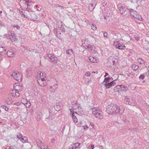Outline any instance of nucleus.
<instances>
[{"label": "nucleus", "instance_id": "nucleus-7", "mask_svg": "<svg viewBox=\"0 0 149 149\" xmlns=\"http://www.w3.org/2000/svg\"><path fill=\"white\" fill-rule=\"evenodd\" d=\"M129 11L128 13H130L131 15L134 17H135L139 20H140L141 19H142L141 16L138 15L137 13L134 10L131 9L129 10H128Z\"/></svg>", "mask_w": 149, "mask_h": 149}, {"label": "nucleus", "instance_id": "nucleus-59", "mask_svg": "<svg viewBox=\"0 0 149 149\" xmlns=\"http://www.w3.org/2000/svg\"><path fill=\"white\" fill-rule=\"evenodd\" d=\"M146 50L148 53H149V48H146L145 49Z\"/></svg>", "mask_w": 149, "mask_h": 149}, {"label": "nucleus", "instance_id": "nucleus-50", "mask_svg": "<svg viewBox=\"0 0 149 149\" xmlns=\"http://www.w3.org/2000/svg\"><path fill=\"white\" fill-rule=\"evenodd\" d=\"M123 120L124 122L125 123L127 124H128L129 122V120L126 119L124 120Z\"/></svg>", "mask_w": 149, "mask_h": 149}, {"label": "nucleus", "instance_id": "nucleus-3", "mask_svg": "<svg viewBox=\"0 0 149 149\" xmlns=\"http://www.w3.org/2000/svg\"><path fill=\"white\" fill-rule=\"evenodd\" d=\"M46 77V74L42 72H40V73L38 74L37 75V78L38 79L37 81L38 83L41 86H44V85L42 84L41 81H43L46 80L47 79Z\"/></svg>", "mask_w": 149, "mask_h": 149}, {"label": "nucleus", "instance_id": "nucleus-64", "mask_svg": "<svg viewBox=\"0 0 149 149\" xmlns=\"http://www.w3.org/2000/svg\"><path fill=\"white\" fill-rule=\"evenodd\" d=\"M88 128V127L87 125H85L84 126V129H87Z\"/></svg>", "mask_w": 149, "mask_h": 149}, {"label": "nucleus", "instance_id": "nucleus-9", "mask_svg": "<svg viewBox=\"0 0 149 149\" xmlns=\"http://www.w3.org/2000/svg\"><path fill=\"white\" fill-rule=\"evenodd\" d=\"M73 109L76 110V111L75 112V113L79 115L83 114V113L82 109L79 106V105H77V107H73Z\"/></svg>", "mask_w": 149, "mask_h": 149}, {"label": "nucleus", "instance_id": "nucleus-4", "mask_svg": "<svg viewBox=\"0 0 149 149\" xmlns=\"http://www.w3.org/2000/svg\"><path fill=\"white\" fill-rule=\"evenodd\" d=\"M26 15H24V17L30 20H35L38 19V17L32 11L28 12V14L26 13Z\"/></svg>", "mask_w": 149, "mask_h": 149}, {"label": "nucleus", "instance_id": "nucleus-31", "mask_svg": "<svg viewBox=\"0 0 149 149\" xmlns=\"http://www.w3.org/2000/svg\"><path fill=\"white\" fill-rule=\"evenodd\" d=\"M25 106L27 108H29L31 106V103L29 102H26L25 103H23Z\"/></svg>", "mask_w": 149, "mask_h": 149}, {"label": "nucleus", "instance_id": "nucleus-36", "mask_svg": "<svg viewBox=\"0 0 149 149\" xmlns=\"http://www.w3.org/2000/svg\"><path fill=\"white\" fill-rule=\"evenodd\" d=\"M130 101L131 102V103H134L135 104L134 105H131L132 106H135L136 105L137 103L133 99H130Z\"/></svg>", "mask_w": 149, "mask_h": 149}, {"label": "nucleus", "instance_id": "nucleus-21", "mask_svg": "<svg viewBox=\"0 0 149 149\" xmlns=\"http://www.w3.org/2000/svg\"><path fill=\"white\" fill-rule=\"evenodd\" d=\"M95 7V4L92 3L89 6V9L90 11H92L93 10Z\"/></svg>", "mask_w": 149, "mask_h": 149}, {"label": "nucleus", "instance_id": "nucleus-32", "mask_svg": "<svg viewBox=\"0 0 149 149\" xmlns=\"http://www.w3.org/2000/svg\"><path fill=\"white\" fill-rule=\"evenodd\" d=\"M61 104L60 103L59 105H56V111H58L61 109Z\"/></svg>", "mask_w": 149, "mask_h": 149}, {"label": "nucleus", "instance_id": "nucleus-42", "mask_svg": "<svg viewBox=\"0 0 149 149\" xmlns=\"http://www.w3.org/2000/svg\"><path fill=\"white\" fill-rule=\"evenodd\" d=\"M91 28L93 30H95L97 29L96 27L93 24H92L91 25Z\"/></svg>", "mask_w": 149, "mask_h": 149}, {"label": "nucleus", "instance_id": "nucleus-24", "mask_svg": "<svg viewBox=\"0 0 149 149\" xmlns=\"http://www.w3.org/2000/svg\"><path fill=\"white\" fill-rule=\"evenodd\" d=\"M6 51V49L5 47L0 46V52L2 54H4L5 53Z\"/></svg>", "mask_w": 149, "mask_h": 149}, {"label": "nucleus", "instance_id": "nucleus-55", "mask_svg": "<svg viewBox=\"0 0 149 149\" xmlns=\"http://www.w3.org/2000/svg\"><path fill=\"white\" fill-rule=\"evenodd\" d=\"M55 139L54 138H53L51 139V142H52V143H55Z\"/></svg>", "mask_w": 149, "mask_h": 149}, {"label": "nucleus", "instance_id": "nucleus-2", "mask_svg": "<svg viewBox=\"0 0 149 149\" xmlns=\"http://www.w3.org/2000/svg\"><path fill=\"white\" fill-rule=\"evenodd\" d=\"M92 114L96 118L102 119L103 118V113L101 110L97 107H94L91 108Z\"/></svg>", "mask_w": 149, "mask_h": 149}, {"label": "nucleus", "instance_id": "nucleus-54", "mask_svg": "<svg viewBox=\"0 0 149 149\" xmlns=\"http://www.w3.org/2000/svg\"><path fill=\"white\" fill-rule=\"evenodd\" d=\"M108 34L107 33L105 32L104 33V37H107V36Z\"/></svg>", "mask_w": 149, "mask_h": 149}, {"label": "nucleus", "instance_id": "nucleus-60", "mask_svg": "<svg viewBox=\"0 0 149 149\" xmlns=\"http://www.w3.org/2000/svg\"><path fill=\"white\" fill-rule=\"evenodd\" d=\"M73 109H70V112L72 114V112L74 113V111H73Z\"/></svg>", "mask_w": 149, "mask_h": 149}, {"label": "nucleus", "instance_id": "nucleus-52", "mask_svg": "<svg viewBox=\"0 0 149 149\" xmlns=\"http://www.w3.org/2000/svg\"><path fill=\"white\" fill-rule=\"evenodd\" d=\"M42 25L43 26H47V27L48 28H49V26H48L45 23H42Z\"/></svg>", "mask_w": 149, "mask_h": 149}, {"label": "nucleus", "instance_id": "nucleus-15", "mask_svg": "<svg viewBox=\"0 0 149 149\" xmlns=\"http://www.w3.org/2000/svg\"><path fill=\"white\" fill-rule=\"evenodd\" d=\"M11 35L10 36V38L12 41H17V39L16 38V37L15 34L14 33L11 31H9Z\"/></svg>", "mask_w": 149, "mask_h": 149}, {"label": "nucleus", "instance_id": "nucleus-47", "mask_svg": "<svg viewBox=\"0 0 149 149\" xmlns=\"http://www.w3.org/2000/svg\"><path fill=\"white\" fill-rule=\"evenodd\" d=\"M69 149H75L74 148V145L73 144L72 145L69 147Z\"/></svg>", "mask_w": 149, "mask_h": 149}, {"label": "nucleus", "instance_id": "nucleus-53", "mask_svg": "<svg viewBox=\"0 0 149 149\" xmlns=\"http://www.w3.org/2000/svg\"><path fill=\"white\" fill-rule=\"evenodd\" d=\"M52 88H53V87L52 86H51L50 88H49V90L50 91H53V92H55V90H54L53 91L52 90Z\"/></svg>", "mask_w": 149, "mask_h": 149}, {"label": "nucleus", "instance_id": "nucleus-43", "mask_svg": "<svg viewBox=\"0 0 149 149\" xmlns=\"http://www.w3.org/2000/svg\"><path fill=\"white\" fill-rule=\"evenodd\" d=\"M16 86H18V89H21V91L22 90L23 88V86H22L20 85H16Z\"/></svg>", "mask_w": 149, "mask_h": 149}, {"label": "nucleus", "instance_id": "nucleus-17", "mask_svg": "<svg viewBox=\"0 0 149 149\" xmlns=\"http://www.w3.org/2000/svg\"><path fill=\"white\" fill-rule=\"evenodd\" d=\"M14 52L13 49H10L7 52V55L9 57H12L14 56Z\"/></svg>", "mask_w": 149, "mask_h": 149}, {"label": "nucleus", "instance_id": "nucleus-13", "mask_svg": "<svg viewBox=\"0 0 149 149\" xmlns=\"http://www.w3.org/2000/svg\"><path fill=\"white\" fill-rule=\"evenodd\" d=\"M36 143L39 146L41 149H49L47 146L46 148H45V145H43L42 146H41V144H43V143L39 139L36 140Z\"/></svg>", "mask_w": 149, "mask_h": 149}, {"label": "nucleus", "instance_id": "nucleus-14", "mask_svg": "<svg viewBox=\"0 0 149 149\" xmlns=\"http://www.w3.org/2000/svg\"><path fill=\"white\" fill-rule=\"evenodd\" d=\"M47 57L49 58L52 62H54L55 63H56L55 61V56L54 55L51 54H48L47 55V56H45L44 57L45 59H46V57Z\"/></svg>", "mask_w": 149, "mask_h": 149}, {"label": "nucleus", "instance_id": "nucleus-61", "mask_svg": "<svg viewBox=\"0 0 149 149\" xmlns=\"http://www.w3.org/2000/svg\"><path fill=\"white\" fill-rule=\"evenodd\" d=\"M143 64L146 67V68L147 67L146 65H147V63L145 61V63H143Z\"/></svg>", "mask_w": 149, "mask_h": 149}, {"label": "nucleus", "instance_id": "nucleus-39", "mask_svg": "<svg viewBox=\"0 0 149 149\" xmlns=\"http://www.w3.org/2000/svg\"><path fill=\"white\" fill-rule=\"evenodd\" d=\"M17 137L19 139H21L22 137V135L19 133L17 135Z\"/></svg>", "mask_w": 149, "mask_h": 149}, {"label": "nucleus", "instance_id": "nucleus-49", "mask_svg": "<svg viewBox=\"0 0 149 149\" xmlns=\"http://www.w3.org/2000/svg\"><path fill=\"white\" fill-rule=\"evenodd\" d=\"M14 28H16L17 29H19L20 28V27L18 25H15L13 26Z\"/></svg>", "mask_w": 149, "mask_h": 149}, {"label": "nucleus", "instance_id": "nucleus-20", "mask_svg": "<svg viewBox=\"0 0 149 149\" xmlns=\"http://www.w3.org/2000/svg\"><path fill=\"white\" fill-rule=\"evenodd\" d=\"M125 101L126 104H128L130 105H134L135 104L134 103H131L130 101V99L128 98L127 96H126L125 97Z\"/></svg>", "mask_w": 149, "mask_h": 149}, {"label": "nucleus", "instance_id": "nucleus-8", "mask_svg": "<svg viewBox=\"0 0 149 149\" xmlns=\"http://www.w3.org/2000/svg\"><path fill=\"white\" fill-rule=\"evenodd\" d=\"M118 7L119 10L120 12L122 15H126L129 11L127 8L124 6H120V5H119Z\"/></svg>", "mask_w": 149, "mask_h": 149}, {"label": "nucleus", "instance_id": "nucleus-12", "mask_svg": "<svg viewBox=\"0 0 149 149\" xmlns=\"http://www.w3.org/2000/svg\"><path fill=\"white\" fill-rule=\"evenodd\" d=\"M116 80L112 81L108 83H106L105 84V86L107 88H110L111 87L114 86L116 84V82L115 81Z\"/></svg>", "mask_w": 149, "mask_h": 149}, {"label": "nucleus", "instance_id": "nucleus-5", "mask_svg": "<svg viewBox=\"0 0 149 149\" xmlns=\"http://www.w3.org/2000/svg\"><path fill=\"white\" fill-rule=\"evenodd\" d=\"M14 86V87L13 89L10 91V93L12 96L16 97H18L19 96V92L21 91V89H18V86H15V85Z\"/></svg>", "mask_w": 149, "mask_h": 149}, {"label": "nucleus", "instance_id": "nucleus-23", "mask_svg": "<svg viewBox=\"0 0 149 149\" xmlns=\"http://www.w3.org/2000/svg\"><path fill=\"white\" fill-rule=\"evenodd\" d=\"M89 58L90 61L93 63H95L97 62V60L95 58L92 56H90Z\"/></svg>", "mask_w": 149, "mask_h": 149}, {"label": "nucleus", "instance_id": "nucleus-40", "mask_svg": "<svg viewBox=\"0 0 149 149\" xmlns=\"http://www.w3.org/2000/svg\"><path fill=\"white\" fill-rule=\"evenodd\" d=\"M145 77V76L143 74H141L140 75L139 78L140 79H143Z\"/></svg>", "mask_w": 149, "mask_h": 149}, {"label": "nucleus", "instance_id": "nucleus-44", "mask_svg": "<svg viewBox=\"0 0 149 149\" xmlns=\"http://www.w3.org/2000/svg\"><path fill=\"white\" fill-rule=\"evenodd\" d=\"M147 71L146 72V74L147 77H149V66L147 68Z\"/></svg>", "mask_w": 149, "mask_h": 149}, {"label": "nucleus", "instance_id": "nucleus-46", "mask_svg": "<svg viewBox=\"0 0 149 149\" xmlns=\"http://www.w3.org/2000/svg\"><path fill=\"white\" fill-rule=\"evenodd\" d=\"M3 108L5 109L6 111H8V108L5 105H3L2 106Z\"/></svg>", "mask_w": 149, "mask_h": 149}, {"label": "nucleus", "instance_id": "nucleus-41", "mask_svg": "<svg viewBox=\"0 0 149 149\" xmlns=\"http://www.w3.org/2000/svg\"><path fill=\"white\" fill-rule=\"evenodd\" d=\"M25 64L24 63H22L20 65V67L22 69H24V68H25Z\"/></svg>", "mask_w": 149, "mask_h": 149}, {"label": "nucleus", "instance_id": "nucleus-26", "mask_svg": "<svg viewBox=\"0 0 149 149\" xmlns=\"http://www.w3.org/2000/svg\"><path fill=\"white\" fill-rule=\"evenodd\" d=\"M137 61L138 63L140 64H143V63H145V61L142 58H139L137 59Z\"/></svg>", "mask_w": 149, "mask_h": 149}, {"label": "nucleus", "instance_id": "nucleus-29", "mask_svg": "<svg viewBox=\"0 0 149 149\" xmlns=\"http://www.w3.org/2000/svg\"><path fill=\"white\" fill-rule=\"evenodd\" d=\"M21 139V141L23 143H26L28 141V140L25 137H22Z\"/></svg>", "mask_w": 149, "mask_h": 149}, {"label": "nucleus", "instance_id": "nucleus-1", "mask_svg": "<svg viewBox=\"0 0 149 149\" xmlns=\"http://www.w3.org/2000/svg\"><path fill=\"white\" fill-rule=\"evenodd\" d=\"M124 108L122 106L118 107L116 105L111 104L109 105L107 109L108 113L110 114H113L119 113L122 114L124 111Z\"/></svg>", "mask_w": 149, "mask_h": 149}, {"label": "nucleus", "instance_id": "nucleus-45", "mask_svg": "<svg viewBox=\"0 0 149 149\" xmlns=\"http://www.w3.org/2000/svg\"><path fill=\"white\" fill-rule=\"evenodd\" d=\"M91 75V73L90 72H89V71H87V72H86V73H85V75L87 76V77H88V76H90Z\"/></svg>", "mask_w": 149, "mask_h": 149}, {"label": "nucleus", "instance_id": "nucleus-10", "mask_svg": "<svg viewBox=\"0 0 149 149\" xmlns=\"http://www.w3.org/2000/svg\"><path fill=\"white\" fill-rule=\"evenodd\" d=\"M86 42L84 41V44L85 45L84 46V48L86 49H88L90 52H93V45L90 44L86 43Z\"/></svg>", "mask_w": 149, "mask_h": 149}, {"label": "nucleus", "instance_id": "nucleus-57", "mask_svg": "<svg viewBox=\"0 0 149 149\" xmlns=\"http://www.w3.org/2000/svg\"><path fill=\"white\" fill-rule=\"evenodd\" d=\"M9 148V149H15V147L13 146H10Z\"/></svg>", "mask_w": 149, "mask_h": 149}, {"label": "nucleus", "instance_id": "nucleus-28", "mask_svg": "<svg viewBox=\"0 0 149 149\" xmlns=\"http://www.w3.org/2000/svg\"><path fill=\"white\" fill-rule=\"evenodd\" d=\"M139 68V66L138 65H136L135 64H133L132 66V69L134 70H136Z\"/></svg>", "mask_w": 149, "mask_h": 149}, {"label": "nucleus", "instance_id": "nucleus-51", "mask_svg": "<svg viewBox=\"0 0 149 149\" xmlns=\"http://www.w3.org/2000/svg\"><path fill=\"white\" fill-rule=\"evenodd\" d=\"M21 104V103L19 102H17V103H15L14 104V105H16L17 106H19Z\"/></svg>", "mask_w": 149, "mask_h": 149}, {"label": "nucleus", "instance_id": "nucleus-62", "mask_svg": "<svg viewBox=\"0 0 149 149\" xmlns=\"http://www.w3.org/2000/svg\"><path fill=\"white\" fill-rule=\"evenodd\" d=\"M94 145H91V147L92 148V149H93L94 148Z\"/></svg>", "mask_w": 149, "mask_h": 149}, {"label": "nucleus", "instance_id": "nucleus-22", "mask_svg": "<svg viewBox=\"0 0 149 149\" xmlns=\"http://www.w3.org/2000/svg\"><path fill=\"white\" fill-rule=\"evenodd\" d=\"M113 65H115L117 64L118 62V59L117 56H113Z\"/></svg>", "mask_w": 149, "mask_h": 149}, {"label": "nucleus", "instance_id": "nucleus-27", "mask_svg": "<svg viewBox=\"0 0 149 149\" xmlns=\"http://www.w3.org/2000/svg\"><path fill=\"white\" fill-rule=\"evenodd\" d=\"M72 116L74 122L75 123L77 122V118L76 116H75L74 113L72 112Z\"/></svg>", "mask_w": 149, "mask_h": 149}, {"label": "nucleus", "instance_id": "nucleus-38", "mask_svg": "<svg viewBox=\"0 0 149 149\" xmlns=\"http://www.w3.org/2000/svg\"><path fill=\"white\" fill-rule=\"evenodd\" d=\"M130 130L133 132H134L139 131V130L137 129L136 128H131L130 129Z\"/></svg>", "mask_w": 149, "mask_h": 149}, {"label": "nucleus", "instance_id": "nucleus-18", "mask_svg": "<svg viewBox=\"0 0 149 149\" xmlns=\"http://www.w3.org/2000/svg\"><path fill=\"white\" fill-rule=\"evenodd\" d=\"M117 88L119 89H120L121 90L123 91H126L127 89V86L123 85H120L117 86Z\"/></svg>", "mask_w": 149, "mask_h": 149}, {"label": "nucleus", "instance_id": "nucleus-58", "mask_svg": "<svg viewBox=\"0 0 149 149\" xmlns=\"http://www.w3.org/2000/svg\"><path fill=\"white\" fill-rule=\"evenodd\" d=\"M106 84V82L105 81H104H104L102 83V84H103L105 86V84Z\"/></svg>", "mask_w": 149, "mask_h": 149}, {"label": "nucleus", "instance_id": "nucleus-34", "mask_svg": "<svg viewBox=\"0 0 149 149\" xmlns=\"http://www.w3.org/2000/svg\"><path fill=\"white\" fill-rule=\"evenodd\" d=\"M111 78L109 77H105L104 80V81H105L106 83H108L109 82V80L111 79Z\"/></svg>", "mask_w": 149, "mask_h": 149}, {"label": "nucleus", "instance_id": "nucleus-56", "mask_svg": "<svg viewBox=\"0 0 149 149\" xmlns=\"http://www.w3.org/2000/svg\"><path fill=\"white\" fill-rule=\"evenodd\" d=\"M22 103H23V102L24 103H25L26 102H28L26 100L23 99L22 100Z\"/></svg>", "mask_w": 149, "mask_h": 149}, {"label": "nucleus", "instance_id": "nucleus-16", "mask_svg": "<svg viewBox=\"0 0 149 149\" xmlns=\"http://www.w3.org/2000/svg\"><path fill=\"white\" fill-rule=\"evenodd\" d=\"M122 39L123 41L128 42L130 41V37L128 34H126L123 36Z\"/></svg>", "mask_w": 149, "mask_h": 149}, {"label": "nucleus", "instance_id": "nucleus-63", "mask_svg": "<svg viewBox=\"0 0 149 149\" xmlns=\"http://www.w3.org/2000/svg\"><path fill=\"white\" fill-rule=\"evenodd\" d=\"M58 7H60L61 8H64V6H58Z\"/></svg>", "mask_w": 149, "mask_h": 149}, {"label": "nucleus", "instance_id": "nucleus-37", "mask_svg": "<svg viewBox=\"0 0 149 149\" xmlns=\"http://www.w3.org/2000/svg\"><path fill=\"white\" fill-rule=\"evenodd\" d=\"M72 105H73V107H72L73 108L74 107H77V105H79L78 104H77L76 103V101H73L72 102Z\"/></svg>", "mask_w": 149, "mask_h": 149}, {"label": "nucleus", "instance_id": "nucleus-25", "mask_svg": "<svg viewBox=\"0 0 149 149\" xmlns=\"http://www.w3.org/2000/svg\"><path fill=\"white\" fill-rule=\"evenodd\" d=\"M66 53L67 54L71 55V53L73 54H74V51L72 49H67L66 51Z\"/></svg>", "mask_w": 149, "mask_h": 149}, {"label": "nucleus", "instance_id": "nucleus-11", "mask_svg": "<svg viewBox=\"0 0 149 149\" xmlns=\"http://www.w3.org/2000/svg\"><path fill=\"white\" fill-rule=\"evenodd\" d=\"M57 24H58V26L57 27L56 30H59L61 31V32L64 31L65 29H64V26L62 24V22L61 21H58L57 22Z\"/></svg>", "mask_w": 149, "mask_h": 149}, {"label": "nucleus", "instance_id": "nucleus-48", "mask_svg": "<svg viewBox=\"0 0 149 149\" xmlns=\"http://www.w3.org/2000/svg\"><path fill=\"white\" fill-rule=\"evenodd\" d=\"M20 13L21 14L23 15L24 16V15H25V12H23V11L22 10L21 11V10H19Z\"/></svg>", "mask_w": 149, "mask_h": 149}, {"label": "nucleus", "instance_id": "nucleus-35", "mask_svg": "<svg viewBox=\"0 0 149 149\" xmlns=\"http://www.w3.org/2000/svg\"><path fill=\"white\" fill-rule=\"evenodd\" d=\"M134 38L136 41H139L140 40V37L137 35H134Z\"/></svg>", "mask_w": 149, "mask_h": 149}, {"label": "nucleus", "instance_id": "nucleus-33", "mask_svg": "<svg viewBox=\"0 0 149 149\" xmlns=\"http://www.w3.org/2000/svg\"><path fill=\"white\" fill-rule=\"evenodd\" d=\"M73 145H74V148L76 149L77 148H80V143H76L75 144H74Z\"/></svg>", "mask_w": 149, "mask_h": 149}, {"label": "nucleus", "instance_id": "nucleus-6", "mask_svg": "<svg viewBox=\"0 0 149 149\" xmlns=\"http://www.w3.org/2000/svg\"><path fill=\"white\" fill-rule=\"evenodd\" d=\"M12 76L15 79L18 81H21L22 80V77L21 74L17 71L13 72Z\"/></svg>", "mask_w": 149, "mask_h": 149}, {"label": "nucleus", "instance_id": "nucleus-19", "mask_svg": "<svg viewBox=\"0 0 149 149\" xmlns=\"http://www.w3.org/2000/svg\"><path fill=\"white\" fill-rule=\"evenodd\" d=\"M116 48L119 49H125L126 47L123 44H118L115 46Z\"/></svg>", "mask_w": 149, "mask_h": 149}, {"label": "nucleus", "instance_id": "nucleus-30", "mask_svg": "<svg viewBox=\"0 0 149 149\" xmlns=\"http://www.w3.org/2000/svg\"><path fill=\"white\" fill-rule=\"evenodd\" d=\"M109 62V63L113 65V56H111L109 57L108 59Z\"/></svg>", "mask_w": 149, "mask_h": 149}]
</instances>
